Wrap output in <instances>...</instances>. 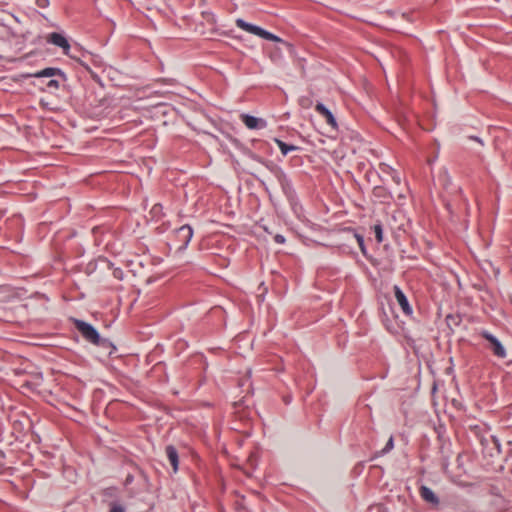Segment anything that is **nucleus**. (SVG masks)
Returning a JSON list of instances; mask_svg holds the SVG:
<instances>
[{
    "mask_svg": "<svg viewBox=\"0 0 512 512\" xmlns=\"http://www.w3.org/2000/svg\"><path fill=\"white\" fill-rule=\"evenodd\" d=\"M235 23L238 28H240L248 33H251L253 35L259 36L262 39L272 41V42H284L277 35L271 33L270 31L263 29L260 26H257L252 23H248L245 20H243L242 18H238Z\"/></svg>",
    "mask_w": 512,
    "mask_h": 512,
    "instance_id": "obj_3",
    "label": "nucleus"
},
{
    "mask_svg": "<svg viewBox=\"0 0 512 512\" xmlns=\"http://www.w3.org/2000/svg\"><path fill=\"white\" fill-rule=\"evenodd\" d=\"M241 121L244 123V125L251 130H260L264 129L267 126V122L263 118H258L250 114H241L240 115Z\"/></svg>",
    "mask_w": 512,
    "mask_h": 512,
    "instance_id": "obj_10",
    "label": "nucleus"
},
{
    "mask_svg": "<svg viewBox=\"0 0 512 512\" xmlns=\"http://www.w3.org/2000/svg\"><path fill=\"white\" fill-rule=\"evenodd\" d=\"M393 291H394L395 299H396L397 303L399 304V306L401 307L403 313L406 316L411 317L413 315V308L410 305L407 296L404 294V292L398 285H394Z\"/></svg>",
    "mask_w": 512,
    "mask_h": 512,
    "instance_id": "obj_9",
    "label": "nucleus"
},
{
    "mask_svg": "<svg viewBox=\"0 0 512 512\" xmlns=\"http://www.w3.org/2000/svg\"><path fill=\"white\" fill-rule=\"evenodd\" d=\"M446 207H447L448 209H450V203H447V204H446Z\"/></svg>",
    "mask_w": 512,
    "mask_h": 512,
    "instance_id": "obj_31",
    "label": "nucleus"
},
{
    "mask_svg": "<svg viewBox=\"0 0 512 512\" xmlns=\"http://www.w3.org/2000/svg\"><path fill=\"white\" fill-rule=\"evenodd\" d=\"M420 496L425 502L433 506H438L440 504L439 497L427 486L423 485L420 487Z\"/></svg>",
    "mask_w": 512,
    "mask_h": 512,
    "instance_id": "obj_13",
    "label": "nucleus"
},
{
    "mask_svg": "<svg viewBox=\"0 0 512 512\" xmlns=\"http://www.w3.org/2000/svg\"><path fill=\"white\" fill-rule=\"evenodd\" d=\"M394 448V439L391 436L385 446L376 453V457L384 456L385 454L389 453Z\"/></svg>",
    "mask_w": 512,
    "mask_h": 512,
    "instance_id": "obj_19",
    "label": "nucleus"
},
{
    "mask_svg": "<svg viewBox=\"0 0 512 512\" xmlns=\"http://www.w3.org/2000/svg\"><path fill=\"white\" fill-rule=\"evenodd\" d=\"M469 139H471V140H474V141L478 142V143H479L480 145H482V146L484 145L483 140H482L480 137H478V136H469Z\"/></svg>",
    "mask_w": 512,
    "mask_h": 512,
    "instance_id": "obj_28",
    "label": "nucleus"
},
{
    "mask_svg": "<svg viewBox=\"0 0 512 512\" xmlns=\"http://www.w3.org/2000/svg\"><path fill=\"white\" fill-rule=\"evenodd\" d=\"M373 232L375 234V238H376V241L378 243H382L383 242V226H382V223L380 221H377L373 227Z\"/></svg>",
    "mask_w": 512,
    "mask_h": 512,
    "instance_id": "obj_18",
    "label": "nucleus"
},
{
    "mask_svg": "<svg viewBox=\"0 0 512 512\" xmlns=\"http://www.w3.org/2000/svg\"><path fill=\"white\" fill-rule=\"evenodd\" d=\"M165 453L173 468V472L176 473L179 469V455L177 449L173 445H168L165 448Z\"/></svg>",
    "mask_w": 512,
    "mask_h": 512,
    "instance_id": "obj_14",
    "label": "nucleus"
},
{
    "mask_svg": "<svg viewBox=\"0 0 512 512\" xmlns=\"http://www.w3.org/2000/svg\"><path fill=\"white\" fill-rule=\"evenodd\" d=\"M495 2H499L500 0H494Z\"/></svg>",
    "mask_w": 512,
    "mask_h": 512,
    "instance_id": "obj_32",
    "label": "nucleus"
},
{
    "mask_svg": "<svg viewBox=\"0 0 512 512\" xmlns=\"http://www.w3.org/2000/svg\"><path fill=\"white\" fill-rule=\"evenodd\" d=\"M35 4L37 7L41 8V9H45V8L49 7L50 1L49 0H36Z\"/></svg>",
    "mask_w": 512,
    "mask_h": 512,
    "instance_id": "obj_24",
    "label": "nucleus"
},
{
    "mask_svg": "<svg viewBox=\"0 0 512 512\" xmlns=\"http://www.w3.org/2000/svg\"><path fill=\"white\" fill-rule=\"evenodd\" d=\"M438 182L449 195L459 197L465 205H468V199L463 194L462 188L453 184L451 176L446 169L440 171Z\"/></svg>",
    "mask_w": 512,
    "mask_h": 512,
    "instance_id": "obj_5",
    "label": "nucleus"
},
{
    "mask_svg": "<svg viewBox=\"0 0 512 512\" xmlns=\"http://www.w3.org/2000/svg\"><path fill=\"white\" fill-rule=\"evenodd\" d=\"M193 234V229L188 224L182 225L175 230V238L180 243L177 247V252H183L187 249Z\"/></svg>",
    "mask_w": 512,
    "mask_h": 512,
    "instance_id": "obj_7",
    "label": "nucleus"
},
{
    "mask_svg": "<svg viewBox=\"0 0 512 512\" xmlns=\"http://www.w3.org/2000/svg\"><path fill=\"white\" fill-rule=\"evenodd\" d=\"M46 42L62 49L63 54L72 57L70 44L64 33L52 32L47 34Z\"/></svg>",
    "mask_w": 512,
    "mask_h": 512,
    "instance_id": "obj_8",
    "label": "nucleus"
},
{
    "mask_svg": "<svg viewBox=\"0 0 512 512\" xmlns=\"http://www.w3.org/2000/svg\"><path fill=\"white\" fill-rule=\"evenodd\" d=\"M389 172H390L392 180L397 185H399L401 183V177H400L399 173L396 170H394L393 168H391V167H389Z\"/></svg>",
    "mask_w": 512,
    "mask_h": 512,
    "instance_id": "obj_23",
    "label": "nucleus"
},
{
    "mask_svg": "<svg viewBox=\"0 0 512 512\" xmlns=\"http://www.w3.org/2000/svg\"><path fill=\"white\" fill-rule=\"evenodd\" d=\"M441 465H442V468L444 471L448 468V466H449V457L448 456H443Z\"/></svg>",
    "mask_w": 512,
    "mask_h": 512,
    "instance_id": "obj_27",
    "label": "nucleus"
},
{
    "mask_svg": "<svg viewBox=\"0 0 512 512\" xmlns=\"http://www.w3.org/2000/svg\"><path fill=\"white\" fill-rule=\"evenodd\" d=\"M9 33H10V35H11L12 37H14V38H15V37H17V34H16L15 32H13L12 30H10V31H9Z\"/></svg>",
    "mask_w": 512,
    "mask_h": 512,
    "instance_id": "obj_30",
    "label": "nucleus"
},
{
    "mask_svg": "<svg viewBox=\"0 0 512 512\" xmlns=\"http://www.w3.org/2000/svg\"><path fill=\"white\" fill-rule=\"evenodd\" d=\"M315 110L318 112L326 121V123L331 126L334 130L338 129V124L334 114L321 102H318L315 105Z\"/></svg>",
    "mask_w": 512,
    "mask_h": 512,
    "instance_id": "obj_12",
    "label": "nucleus"
},
{
    "mask_svg": "<svg viewBox=\"0 0 512 512\" xmlns=\"http://www.w3.org/2000/svg\"><path fill=\"white\" fill-rule=\"evenodd\" d=\"M481 444L491 457L501 453V443L496 436L492 435L487 439H482Z\"/></svg>",
    "mask_w": 512,
    "mask_h": 512,
    "instance_id": "obj_11",
    "label": "nucleus"
},
{
    "mask_svg": "<svg viewBox=\"0 0 512 512\" xmlns=\"http://www.w3.org/2000/svg\"><path fill=\"white\" fill-rule=\"evenodd\" d=\"M273 240L277 244H284L286 242V239L282 234L274 235Z\"/></svg>",
    "mask_w": 512,
    "mask_h": 512,
    "instance_id": "obj_25",
    "label": "nucleus"
},
{
    "mask_svg": "<svg viewBox=\"0 0 512 512\" xmlns=\"http://www.w3.org/2000/svg\"><path fill=\"white\" fill-rule=\"evenodd\" d=\"M260 162L276 179L291 208L295 210L300 206L297 192L288 173L280 165L271 160H261Z\"/></svg>",
    "mask_w": 512,
    "mask_h": 512,
    "instance_id": "obj_1",
    "label": "nucleus"
},
{
    "mask_svg": "<svg viewBox=\"0 0 512 512\" xmlns=\"http://www.w3.org/2000/svg\"><path fill=\"white\" fill-rule=\"evenodd\" d=\"M150 213L152 214L153 218L159 219L162 216H164L163 213V206L160 203H156L152 206Z\"/></svg>",
    "mask_w": 512,
    "mask_h": 512,
    "instance_id": "obj_21",
    "label": "nucleus"
},
{
    "mask_svg": "<svg viewBox=\"0 0 512 512\" xmlns=\"http://www.w3.org/2000/svg\"><path fill=\"white\" fill-rule=\"evenodd\" d=\"M109 512H126V509L118 502H111Z\"/></svg>",
    "mask_w": 512,
    "mask_h": 512,
    "instance_id": "obj_22",
    "label": "nucleus"
},
{
    "mask_svg": "<svg viewBox=\"0 0 512 512\" xmlns=\"http://www.w3.org/2000/svg\"><path fill=\"white\" fill-rule=\"evenodd\" d=\"M123 275H124V273H123L122 269L116 268L113 270V276L116 279H119V280L123 279Z\"/></svg>",
    "mask_w": 512,
    "mask_h": 512,
    "instance_id": "obj_26",
    "label": "nucleus"
},
{
    "mask_svg": "<svg viewBox=\"0 0 512 512\" xmlns=\"http://www.w3.org/2000/svg\"><path fill=\"white\" fill-rule=\"evenodd\" d=\"M274 142L277 144L283 156H286L290 152L297 151L300 149V147L293 144H287L286 142L282 141L279 138H274Z\"/></svg>",
    "mask_w": 512,
    "mask_h": 512,
    "instance_id": "obj_16",
    "label": "nucleus"
},
{
    "mask_svg": "<svg viewBox=\"0 0 512 512\" xmlns=\"http://www.w3.org/2000/svg\"><path fill=\"white\" fill-rule=\"evenodd\" d=\"M354 237L358 243V246L360 248V251L361 253L366 256L367 255V248H366V245H365V240H364V236L355 232L354 233Z\"/></svg>",
    "mask_w": 512,
    "mask_h": 512,
    "instance_id": "obj_20",
    "label": "nucleus"
},
{
    "mask_svg": "<svg viewBox=\"0 0 512 512\" xmlns=\"http://www.w3.org/2000/svg\"><path fill=\"white\" fill-rule=\"evenodd\" d=\"M93 345H96L98 347H101L103 349H109V354H112L115 350H116V347L114 346V344L107 338H103L100 336V339L98 341V343H94Z\"/></svg>",
    "mask_w": 512,
    "mask_h": 512,
    "instance_id": "obj_17",
    "label": "nucleus"
},
{
    "mask_svg": "<svg viewBox=\"0 0 512 512\" xmlns=\"http://www.w3.org/2000/svg\"><path fill=\"white\" fill-rule=\"evenodd\" d=\"M70 321L73 323L85 341L91 344L98 343L100 339V333L92 324L73 317L70 318Z\"/></svg>",
    "mask_w": 512,
    "mask_h": 512,
    "instance_id": "obj_4",
    "label": "nucleus"
},
{
    "mask_svg": "<svg viewBox=\"0 0 512 512\" xmlns=\"http://www.w3.org/2000/svg\"><path fill=\"white\" fill-rule=\"evenodd\" d=\"M479 335L487 341L486 348L497 358L507 357V350L502 342L488 330H481Z\"/></svg>",
    "mask_w": 512,
    "mask_h": 512,
    "instance_id": "obj_6",
    "label": "nucleus"
},
{
    "mask_svg": "<svg viewBox=\"0 0 512 512\" xmlns=\"http://www.w3.org/2000/svg\"><path fill=\"white\" fill-rule=\"evenodd\" d=\"M132 481H133V476H132V475H128V476L126 477V481H125V483H126V484H129V483H131Z\"/></svg>",
    "mask_w": 512,
    "mask_h": 512,
    "instance_id": "obj_29",
    "label": "nucleus"
},
{
    "mask_svg": "<svg viewBox=\"0 0 512 512\" xmlns=\"http://www.w3.org/2000/svg\"><path fill=\"white\" fill-rule=\"evenodd\" d=\"M29 77H34L37 79H48L47 81H43L45 86V90L48 92L57 91L60 86L67 81L66 73L57 67H46L42 70H39L33 74H29Z\"/></svg>",
    "mask_w": 512,
    "mask_h": 512,
    "instance_id": "obj_2",
    "label": "nucleus"
},
{
    "mask_svg": "<svg viewBox=\"0 0 512 512\" xmlns=\"http://www.w3.org/2000/svg\"><path fill=\"white\" fill-rule=\"evenodd\" d=\"M373 196L381 202H388L392 199L391 192L384 186L378 185L373 188Z\"/></svg>",
    "mask_w": 512,
    "mask_h": 512,
    "instance_id": "obj_15",
    "label": "nucleus"
}]
</instances>
